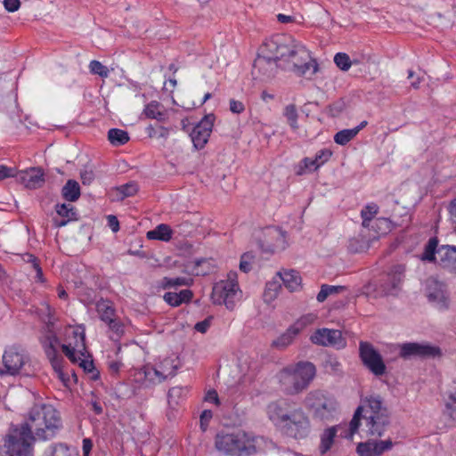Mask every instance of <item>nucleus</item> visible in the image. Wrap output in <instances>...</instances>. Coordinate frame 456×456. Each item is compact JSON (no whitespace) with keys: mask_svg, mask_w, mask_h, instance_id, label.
<instances>
[{"mask_svg":"<svg viewBox=\"0 0 456 456\" xmlns=\"http://www.w3.org/2000/svg\"><path fill=\"white\" fill-rule=\"evenodd\" d=\"M61 428V417L52 405H35L26 421L11 425L3 437L0 456H33L36 440H50Z\"/></svg>","mask_w":456,"mask_h":456,"instance_id":"obj_1","label":"nucleus"},{"mask_svg":"<svg viewBox=\"0 0 456 456\" xmlns=\"http://www.w3.org/2000/svg\"><path fill=\"white\" fill-rule=\"evenodd\" d=\"M263 49L274 54L280 67L298 77L311 78L318 71V63L310 51L290 35H273L263 44Z\"/></svg>","mask_w":456,"mask_h":456,"instance_id":"obj_2","label":"nucleus"},{"mask_svg":"<svg viewBox=\"0 0 456 456\" xmlns=\"http://www.w3.org/2000/svg\"><path fill=\"white\" fill-rule=\"evenodd\" d=\"M272 421L281 424L288 436L297 440L306 438L311 433V421L302 407L289 400L273 402L267 406Z\"/></svg>","mask_w":456,"mask_h":456,"instance_id":"obj_3","label":"nucleus"},{"mask_svg":"<svg viewBox=\"0 0 456 456\" xmlns=\"http://www.w3.org/2000/svg\"><path fill=\"white\" fill-rule=\"evenodd\" d=\"M315 374L316 368L312 362H299L294 367H286L281 370V387L286 395H298L309 387Z\"/></svg>","mask_w":456,"mask_h":456,"instance_id":"obj_4","label":"nucleus"},{"mask_svg":"<svg viewBox=\"0 0 456 456\" xmlns=\"http://www.w3.org/2000/svg\"><path fill=\"white\" fill-rule=\"evenodd\" d=\"M215 447L218 452L230 456H250L256 452L255 439L241 430L217 433Z\"/></svg>","mask_w":456,"mask_h":456,"instance_id":"obj_5","label":"nucleus"},{"mask_svg":"<svg viewBox=\"0 0 456 456\" xmlns=\"http://www.w3.org/2000/svg\"><path fill=\"white\" fill-rule=\"evenodd\" d=\"M364 407L370 410V415L365 416L368 434L381 436L390 423V416L383 398L379 395L365 397Z\"/></svg>","mask_w":456,"mask_h":456,"instance_id":"obj_6","label":"nucleus"},{"mask_svg":"<svg viewBox=\"0 0 456 456\" xmlns=\"http://www.w3.org/2000/svg\"><path fill=\"white\" fill-rule=\"evenodd\" d=\"M305 406L313 415V418L320 420H328L336 411L337 402L326 391L315 389L309 392L305 400Z\"/></svg>","mask_w":456,"mask_h":456,"instance_id":"obj_7","label":"nucleus"},{"mask_svg":"<svg viewBox=\"0 0 456 456\" xmlns=\"http://www.w3.org/2000/svg\"><path fill=\"white\" fill-rule=\"evenodd\" d=\"M399 357L404 360L412 358L435 359L442 356V350L429 343L407 342L399 345Z\"/></svg>","mask_w":456,"mask_h":456,"instance_id":"obj_8","label":"nucleus"},{"mask_svg":"<svg viewBox=\"0 0 456 456\" xmlns=\"http://www.w3.org/2000/svg\"><path fill=\"white\" fill-rule=\"evenodd\" d=\"M359 357L364 367L374 376L380 377L387 372V366L383 358L372 344L361 341L359 344Z\"/></svg>","mask_w":456,"mask_h":456,"instance_id":"obj_9","label":"nucleus"},{"mask_svg":"<svg viewBox=\"0 0 456 456\" xmlns=\"http://www.w3.org/2000/svg\"><path fill=\"white\" fill-rule=\"evenodd\" d=\"M238 291L239 287L235 281H221L214 285L211 298L214 304L224 305L228 310H233Z\"/></svg>","mask_w":456,"mask_h":456,"instance_id":"obj_10","label":"nucleus"},{"mask_svg":"<svg viewBox=\"0 0 456 456\" xmlns=\"http://www.w3.org/2000/svg\"><path fill=\"white\" fill-rule=\"evenodd\" d=\"M267 55H258L254 61L252 74L262 81H268L275 77L280 61L274 58V54L261 48Z\"/></svg>","mask_w":456,"mask_h":456,"instance_id":"obj_11","label":"nucleus"},{"mask_svg":"<svg viewBox=\"0 0 456 456\" xmlns=\"http://www.w3.org/2000/svg\"><path fill=\"white\" fill-rule=\"evenodd\" d=\"M313 344L322 346H330L342 349L346 346V340L338 330L322 328L316 330L310 337Z\"/></svg>","mask_w":456,"mask_h":456,"instance_id":"obj_12","label":"nucleus"},{"mask_svg":"<svg viewBox=\"0 0 456 456\" xmlns=\"http://www.w3.org/2000/svg\"><path fill=\"white\" fill-rule=\"evenodd\" d=\"M215 120L214 114L206 115L192 129L190 134L194 147L202 149L208 141Z\"/></svg>","mask_w":456,"mask_h":456,"instance_id":"obj_13","label":"nucleus"},{"mask_svg":"<svg viewBox=\"0 0 456 456\" xmlns=\"http://www.w3.org/2000/svg\"><path fill=\"white\" fill-rule=\"evenodd\" d=\"M405 267L398 265L392 268L384 279L380 281L381 293L385 296H395L401 289L404 277Z\"/></svg>","mask_w":456,"mask_h":456,"instance_id":"obj_14","label":"nucleus"},{"mask_svg":"<svg viewBox=\"0 0 456 456\" xmlns=\"http://www.w3.org/2000/svg\"><path fill=\"white\" fill-rule=\"evenodd\" d=\"M28 361V357L22 350H19L15 346L6 349L3 354V363L5 374L16 375L20 373L21 368Z\"/></svg>","mask_w":456,"mask_h":456,"instance_id":"obj_15","label":"nucleus"},{"mask_svg":"<svg viewBox=\"0 0 456 456\" xmlns=\"http://www.w3.org/2000/svg\"><path fill=\"white\" fill-rule=\"evenodd\" d=\"M426 295L428 300L436 304L440 309L448 307V296L445 285L434 278H428L426 285Z\"/></svg>","mask_w":456,"mask_h":456,"instance_id":"obj_16","label":"nucleus"},{"mask_svg":"<svg viewBox=\"0 0 456 456\" xmlns=\"http://www.w3.org/2000/svg\"><path fill=\"white\" fill-rule=\"evenodd\" d=\"M15 177L29 190L41 188L45 182V173L40 167H33L28 170L17 172Z\"/></svg>","mask_w":456,"mask_h":456,"instance_id":"obj_17","label":"nucleus"},{"mask_svg":"<svg viewBox=\"0 0 456 456\" xmlns=\"http://www.w3.org/2000/svg\"><path fill=\"white\" fill-rule=\"evenodd\" d=\"M438 259L436 263L444 269L456 272V247L442 246L437 250Z\"/></svg>","mask_w":456,"mask_h":456,"instance_id":"obj_18","label":"nucleus"},{"mask_svg":"<svg viewBox=\"0 0 456 456\" xmlns=\"http://www.w3.org/2000/svg\"><path fill=\"white\" fill-rule=\"evenodd\" d=\"M304 324L300 321L291 325L287 330L282 333L279 338L272 342V346L278 349H284L290 345L295 337L301 331Z\"/></svg>","mask_w":456,"mask_h":456,"instance_id":"obj_19","label":"nucleus"},{"mask_svg":"<svg viewBox=\"0 0 456 456\" xmlns=\"http://www.w3.org/2000/svg\"><path fill=\"white\" fill-rule=\"evenodd\" d=\"M193 293L191 289H183L179 293L167 292L163 296L164 301L173 307H177L183 303H189L192 299Z\"/></svg>","mask_w":456,"mask_h":456,"instance_id":"obj_20","label":"nucleus"},{"mask_svg":"<svg viewBox=\"0 0 456 456\" xmlns=\"http://www.w3.org/2000/svg\"><path fill=\"white\" fill-rule=\"evenodd\" d=\"M283 285L290 291H296L301 287V277L295 270H284L277 273Z\"/></svg>","mask_w":456,"mask_h":456,"instance_id":"obj_21","label":"nucleus"},{"mask_svg":"<svg viewBox=\"0 0 456 456\" xmlns=\"http://www.w3.org/2000/svg\"><path fill=\"white\" fill-rule=\"evenodd\" d=\"M331 155L332 152L330 150L322 149L316 153L314 159L305 158L302 163L305 168L314 171L327 162Z\"/></svg>","mask_w":456,"mask_h":456,"instance_id":"obj_22","label":"nucleus"},{"mask_svg":"<svg viewBox=\"0 0 456 456\" xmlns=\"http://www.w3.org/2000/svg\"><path fill=\"white\" fill-rule=\"evenodd\" d=\"M80 194L79 183L73 179L68 180L61 189L62 198L69 202L77 201L79 199Z\"/></svg>","mask_w":456,"mask_h":456,"instance_id":"obj_23","label":"nucleus"},{"mask_svg":"<svg viewBox=\"0 0 456 456\" xmlns=\"http://www.w3.org/2000/svg\"><path fill=\"white\" fill-rule=\"evenodd\" d=\"M339 426H333L323 431L321 436L320 452L325 454L331 448Z\"/></svg>","mask_w":456,"mask_h":456,"instance_id":"obj_24","label":"nucleus"},{"mask_svg":"<svg viewBox=\"0 0 456 456\" xmlns=\"http://www.w3.org/2000/svg\"><path fill=\"white\" fill-rule=\"evenodd\" d=\"M46 355L51 362V365L54 371L58 373L59 377L62 379V363L63 357L58 354L55 347L52 343H50L49 346L45 350Z\"/></svg>","mask_w":456,"mask_h":456,"instance_id":"obj_25","label":"nucleus"},{"mask_svg":"<svg viewBox=\"0 0 456 456\" xmlns=\"http://www.w3.org/2000/svg\"><path fill=\"white\" fill-rule=\"evenodd\" d=\"M100 318L105 323L116 318V310L112 303L108 300H101L96 305Z\"/></svg>","mask_w":456,"mask_h":456,"instance_id":"obj_26","label":"nucleus"},{"mask_svg":"<svg viewBox=\"0 0 456 456\" xmlns=\"http://www.w3.org/2000/svg\"><path fill=\"white\" fill-rule=\"evenodd\" d=\"M146 237L149 240L168 241L172 238V230L167 224H161L154 230L149 231Z\"/></svg>","mask_w":456,"mask_h":456,"instance_id":"obj_27","label":"nucleus"},{"mask_svg":"<svg viewBox=\"0 0 456 456\" xmlns=\"http://www.w3.org/2000/svg\"><path fill=\"white\" fill-rule=\"evenodd\" d=\"M363 411V406H358L354 411V414L349 423V428L345 429L344 432H341L340 436L352 439L353 436L358 431V428L361 425L362 413Z\"/></svg>","mask_w":456,"mask_h":456,"instance_id":"obj_28","label":"nucleus"},{"mask_svg":"<svg viewBox=\"0 0 456 456\" xmlns=\"http://www.w3.org/2000/svg\"><path fill=\"white\" fill-rule=\"evenodd\" d=\"M180 367L181 364L178 357H167L159 365V368L162 370L167 378L174 377Z\"/></svg>","mask_w":456,"mask_h":456,"instance_id":"obj_29","label":"nucleus"},{"mask_svg":"<svg viewBox=\"0 0 456 456\" xmlns=\"http://www.w3.org/2000/svg\"><path fill=\"white\" fill-rule=\"evenodd\" d=\"M108 139L112 145L121 146L129 141V134L125 130L111 128L108 132Z\"/></svg>","mask_w":456,"mask_h":456,"instance_id":"obj_30","label":"nucleus"},{"mask_svg":"<svg viewBox=\"0 0 456 456\" xmlns=\"http://www.w3.org/2000/svg\"><path fill=\"white\" fill-rule=\"evenodd\" d=\"M163 106L159 102L152 101L146 105L143 112L147 118L161 121L165 118V113L161 110Z\"/></svg>","mask_w":456,"mask_h":456,"instance_id":"obj_31","label":"nucleus"},{"mask_svg":"<svg viewBox=\"0 0 456 456\" xmlns=\"http://www.w3.org/2000/svg\"><path fill=\"white\" fill-rule=\"evenodd\" d=\"M117 200H123L127 197L134 196L138 191V185L135 182H129L115 188Z\"/></svg>","mask_w":456,"mask_h":456,"instance_id":"obj_32","label":"nucleus"},{"mask_svg":"<svg viewBox=\"0 0 456 456\" xmlns=\"http://www.w3.org/2000/svg\"><path fill=\"white\" fill-rule=\"evenodd\" d=\"M346 288L344 286H331L323 284L321 287V290L317 294L316 299L318 302L322 303L327 299L329 296L341 293Z\"/></svg>","mask_w":456,"mask_h":456,"instance_id":"obj_33","label":"nucleus"},{"mask_svg":"<svg viewBox=\"0 0 456 456\" xmlns=\"http://www.w3.org/2000/svg\"><path fill=\"white\" fill-rule=\"evenodd\" d=\"M448 398L445 403V408L449 416L452 419H456V382H453V386L447 392Z\"/></svg>","mask_w":456,"mask_h":456,"instance_id":"obj_34","label":"nucleus"},{"mask_svg":"<svg viewBox=\"0 0 456 456\" xmlns=\"http://www.w3.org/2000/svg\"><path fill=\"white\" fill-rule=\"evenodd\" d=\"M438 240L436 237L430 238L428 244L425 246V250L422 256V260H427L429 262H436L437 258L436 254H437Z\"/></svg>","mask_w":456,"mask_h":456,"instance_id":"obj_35","label":"nucleus"},{"mask_svg":"<svg viewBox=\"0 0 456 456\" xmlns=\"http://www.w3.org/2000/svg\"><path fill=\"white\" fill-rule=\"evenodd\" d=\"M189 280L184 277L169 278L164 277L159 283V288L167 289L174 287L187 286Z\"/></svg>","mask_w":456,"mask_h":456,"instance_id":"obj_36","label":"nucleus"},{"mask_svg":"<svg viewBox=\"0 0 456 456\" xmlns=\"http://www.w3.org/2000/svg\"><path fill=\"white\" fill-rule=\"evenodd\" d=\"M283 115L287 118L288 124L293 130L298 128V113L295 104H289L284 108Z\"/></svg>","mask_w":456,"mask_h":456,"instance_id":"obj_37","label":"nucleus"},{"mask_svg":"<svg viewBox=\"0 0 456 456\" xmlns=\"http://www.w3.org/2000/svg\"><path fill=\"white\" fill-rule=\"evenodd\" d=\"M378 211L379 206L375 203H370L365 206L364 208L361 211L362 226L368 227Z\"/></svg>","mask_w":456,"mask_h":456,"instance_id":"obj_38","label":"nucleus"},{"mask_svg":"<svg viewBox=\"0 0 456 456\" xmlns=\"http://www.w3.org/2000/svg\"><path fill=\"white\" fill-rule=\"evenodd\" d=\"M55 211L60 216H61L63 218L78 219L77 213L75 208L69 204H66V203L57 204L55 206Z\"/></svg>","mask_w":456,"mask_h":456,"instance_id":"obj_39","label":"nucleus"},{"mask_svg":"<svg viewBox=\"0 0 456 456\" xmlns=\"http://www.w3.org/2000/svg\"><path fill=\"white\" fill-rule=\"evenodd\" d=\"M357 134V130L352 129H344L338 132L334 135V141L336 143L339 145H346L353 138H354Z\"/></svg>","mask_w":456,"mask_h":456,"instance_id":"obj_40","label":"nucleus"},{"mask_svg":"<svg viewBox=\"0 0 456 456\" xmlns=\"http://www.w3.org/2000/svg\"><path fill=\"white\" fill-rule=\"evenodd\" d=\"M185 388L182 387H174L168 390V404L174 408L178 405L179 400L184 395Z\"/></svg>","mask_w":456,"mask_h":456,"instance_id":"obj_41","label":"nucleus"},{"mask_svg":"<svg viewBox=\"0 0 456 456\" xmlns=\"http://www.w3.org/2000/svg\"><path fill=\"white\" fill-rule=\"evenodd\" d=\"M89 69L92 74L98 75L102 78L108 77L110 74L109 69L96 60L90 61Z\"/></svg>","mask_w":456,"mask_h":456,"instance_id":"obj_42","label":"nucleus"},{"mask_svg":"<svg viewBox=\"0 0 456 456\" xmlns=\"http://www.w3.org/2000/svg\"><path fill=\"white\" fill-rule=\"evenodd\" d=\"M334 62L343 71L348 70L353 64L348 54L345 53H338L334 56Z\"/></svg>","mask_w":456,"mask_h":456,"instance_id":"obj_43","label":"nucleus"},{"mask_svg":"<svg viewBox=\"0 0 456 456\" xmlns=\"http://www.w3.org/2000/svg\"><path fill=\"white\" fill-rule=\"evenodd\" d=\"M393 447V443L390 439L385 441H373L372 449L374 450L373 456H380L385 452L390 451Z\"/></svg>","mask_w":456,"mask_h":456,"instance_id":"obj_44","label":"nucleus"},{"mask_svg":"<svg viewBox=\"0 0 456 456\" xmlns=\"http://www.w3.org/2000/svg\"><path fill=\"white\" fill-rule=\"evenodd\" d=\"M79 366L84 369L85 372L92 374L93 380H97L100 378V372L95 369L93 361L80 359Z\"/></svg>","mask_w":456,"mask_h":456,"instance_id":"obj_45","label":"nucleus"},{"mask_svg":"<svg viewBox=\"0 0 456 456\" xmlns=\"http://www.w3.org/2000/svg\"><path fill=\"white\" fill-rule=\"evenodd\" d=\"M373 440L359 443L356 447V452L359 456H373L374 450L372 449Z\"/></svg>","mask_w":456,"mask_h":456,"instance_id":"obj_46","label":"nucleus"},{"mask_svg":"<svg viewBox=\"0 0 456 456\" xmlns=\"http://www.w3.org/2000/svg\"><path fill=\"white\" fill-rule=\"evenodd\" d=\"M109 326L110 330H111L117 338H119L124 333V325L122 322L118 318H114L111 321L106 322Z\"/></svg>","mask_w":456,"mask_h":456,"instance_id":"obj_47","label":"nucleus"},{"mask_svg":"<svg viewBox=\"0 0 456 456\" xmlns=\"http://www.w3.org/2000/svg\"><path fill=\"white\" fill-rule=\"evenodd\" d=\"M80 178L84 185H90L95 178L93 168L86 166L80 172Z\"/></svg>","mask_w":456,"mask_h":456,"instance_id":"obj_48","label":"nucleus"},{"mask_svg":"<svg viewBox=\"0 0 456 456\" xmlns=\"http://www.w3.org/2000/svg\"><path fill=\"white\" fill-rule=\"evenodd\" d=\"M145 377L151 381H154L157 379L159 382H162L167 379L164 372L159 368H151L146 370Z\"/></svg>","mask_w":456,"mask_h":456,"instance_id":"obj_49","label":"nucleus"},{"mask_svg":"<svg viewBox=\"0 0 456 456\" xmlns=\"http://www.w3.org/2000/svg\"><path fill=\"white\" fill-rule=\"evenodd\" d=\"M253 258L251 253H244L240 257V270L244 273H248L251 270L250 260Z\"/></svg>","mask_w":456,"mask_h":456,"instance_id":"obj_50","label":"nucleus"},{"mask_svg":"<svg viewBox=\"0 0 456 456\" xmlns=\"http://www.w3.org/2000/svg\"><path fill=\"white\" fill-rule=\"evenodd\" d=\"M61 350L63 352V354L70 360V362H72L73 363H76L81 358L80 357H77L76 355V349L74 347H71L70 346H68V345H62L61 346Z\"/></svg>","mask_w":456,"mask_h":456,"instance_id":"obj_51","label":"nucleus"},{"mask_svg":"<svg viewBox=\"0 0 456 456\" xmlns=\"http://www.w3.org/2000/svg\"><path fill=\"white\" fill-rule=\"evenodd\" d=\"M213 417V413L210 410H204L200 414V428L203 432L207 430L208 423Z\"/></svg>","mask_w":456,"mask_h":456,"instance_id":"obj_52","label":"nucleus"},{"mask_svg":"<svg viewBox=\"0 0 456 456\" xmlns=\"http://www.w3.org/2000/svg\"><path fill=\"white\" fill-rule=\"evenodd\" d=\"M17 175L15 168L8 167L4 165H0V181H3L9 177H14Z\"/></svg>","mask_w":456,"mask_h":456,"instance_id":"obj_53","label":"nucleus"},{"mask_svg":"<svg viewBox=\"0 0 456 456\" xmlns=\"http://www.w3.org/2000/svg\"><path fill=\"white\" fill-rule=\"evenodd\" d=\"M212 321V317L209 316L206 318L205 320L199 322L195 324L194 329L196 331L200 333H206L208 328L210 327Z\"/></svg>","mask_w":456,"mask_h":456,"instance_id":"obj_54","label":"nucleus"},{"mask_svg":"<svg viewBox=\"0 0 456 456\" xmlns=\"http://www.w3.org/2000/svg\"><path fill=\"white\" fill-rule=\"evenodd\" d=\"M230 110L234 114H240L245 110L243 102L232 99L230 100Z\"/></svg>","mask_w":456,"mask_h":456,"instance_id":"obj_55","label":"nucleus"},{"mask_svg":"<svg viewBox=\"0 0 456 456\" xmlns=\"http://www.w3.org/2000/svg\"><path fill=\"white\" fill-rule=\"evenodd\" d=\"M4 5L6 11L13 12L19 10L20 6V0H4Z\"/></svg>","mask_w":456,"mask_h":456,"instance_id":"obj_56","label":"nucleus"},{"mask_svg":"<svg viewBox=\"0 0 456 456\" xmlns=\"http://www.w3.org/2000/svg\"><path fill=\"white\" fill-rule=\"evenodd\" d=\"M281 286L279 284H277V282L273 281V282H268L266 284V289H265V297H267L268 295H270V297L272 298L273 297H276V291L278 289V288H280Z\"/></svg>","mask_w":456,"mask_h":456,"instance_id":"obj_57","label":"nucleus"},{"mask_svg":"<svg viewBox=\"0 0 456 456\" xmlns=\"http://www.w3.org/2000/svg\"><path fill=\"white\" fill-rule=\"evenodd\" d=\"M108 225L114 232H117L119 230V222L117 216L113 215L108 216Z\"/></svg>","mask_w":456,"mask_h":456,"instance_id":"obj_58","label":"nucleus"},{"mask_svg":"<svg viewBox=\"0 0 456 456\" xmlns=\"http://www.w3.org/2000/svg\"><path fill=\"white\" fill-rule=\"evenodd\" d=\"M205 400L208 401V402H213L216 405H218L220 403L217 392L216 390H214V389L213 390H209L207 393V395L205 396Z\"/></svg>","mask_w":456,"mask_h":456,"instance_id":"obj_59","label":"nucleus"},{"mask_svg":"<svg viewBox=\"0 0 456 456\" xmlns=\"http://www.w3.org/2000/svg\"><path fill=\"white\" fill-rule=\"evenodd\" d=\"M93 448L92 440L89 438L83 439V456H89V453Z\"/></svg>","mask_w":456,"mask_h":456,"instance_id":"obj_60","label":"nucleus"},{"mask_svg":"<svg viewBox=\"0 0 456 456\" xmlns=\"http://www.w3.org/2000/svg\"><path fill=\"white\" fill-rule=\"evenodd\" d=\"M277 20L281 22V23H289V22H294L295 21V17L294 16H290V15H285V14H278L277 15Z\"/></svg>","mask_w":456,"mask_h":456,"instance_id":"obj_61","label":"nucleus"},{"mask_svg":"<svg viewBox=\"0 0 456 456\" xmlns=\"http://www.w3.org/2000/svg\"><path fill=\"white\" fill-rule=\"evenodd\" d=\"M69 451V447L66 444H59L54 446L52 456H57L58 452H67Z\"/></svg>","mask_w":456,"mask_h":456,"instance_id":"obj_62","label":"nucleus"},{"mask_svg":"<svg viewBox=\"0 0 456 456\" xmlns=\"http://www.w3.org/2000/svg\"><path fill=\"white\" fill-rule=\"evenodd\" d=\"M121 366H122V363L118 361H112L109 363L110 370L114 373H118L119 371Z\"/></svg>","mask_w":456,"mask_h":456,"instance_id":"obj_63","label":"nucleus"},{"mask_svg":"<svg viewBox=\"0 0 456 456\" xmlns=\"http://www.w3.org/2000/svg\"><path fill=\"white\" fill-rule=\"evenodd\" d=\"M448 210H449L451 216L456 218V199H453L450 202V204L448 206Z\"/></svg>","mask_w":456,"mask_h":456,"instance_id":"obj_64","label":"nucleus"}]
</instances>
